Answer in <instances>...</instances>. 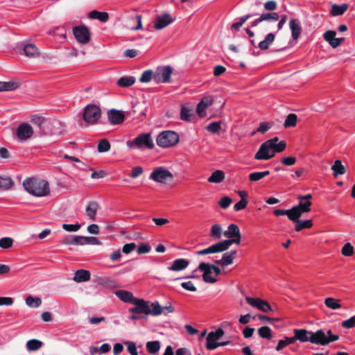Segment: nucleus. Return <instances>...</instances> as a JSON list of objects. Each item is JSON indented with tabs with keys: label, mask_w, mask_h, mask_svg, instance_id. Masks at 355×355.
Segmentation results:
<instances>
[{
	"label": "nucleus",
	"mask_w": 355,
	"mask_h": 355,
	"mask_svg": "<svg viewBox=\"0 0 355 355\" xmlns=\"http://www.w3.org/2000/svg\"><path fill=\"white\" fill-rule=\"evenodd\" d=\"M135 83V78L133 76H124L117 80V85L120 87H128Z\"/></svg>",
	"instance_id": "nucleus-38"
},
{
	"label": "nucleus",
	"mask_w": 355,
	"mask_h": 355,
	"mask_svg": "<svg viewBox=\"0 0 355 355\" xmlns=\"http://www.w3.org/2000/svg\"><path fill=\"white\" fill-rule=\"evenodd\" d=\"M90 279V272L87 270H78L75 272V275L73 278V280L76 282H84L89 280Z\"/></svg>",
	"instance_id": "nucleus-29"
},
{
	"label": "nucleus",
	"mask_w": 355,
	"mask_h": 355,
	"mask_svg": "<svg viewBox=\"0 0 355 355\" xmlns=\"http://www.w3.org/2000/svg\"><path fill=\"white\" fill-rule=\"evenodd\" d=\"M213 104V99L210 96L205 97L198 104L196 112L200 117L206 116L207 109Z\"/></svg>",
	"instance_id": "nucleus-17"
},
{
	"label": "nucleus",
	"mask_w": 355,
	"mask_h": 355,
	"mask_svg": "<svg viewBox=\"0 0 355 355\" xmlns=\"http://www.w3.org/2000/svg\"><path fill=\"white\" fill-rule=\"evenodd\" d=\"M101 116V110L96 105L91 104L85 107L83 113V119L89 124H95Z\"/></svg>",
	"instance_id": "nucleus-11"
},
{
	"label": "nucleus",
	"mask_w": 355,
	"mask_h": 355,
	"mask_svg": "<svg viewBox=\"0 0 355 355\" xmlns=\"http://www.w3.org/2000/svg\"><path fill=\"white\" fill-rule=\"evenodd\" d=\"M269 174V171L251 173L249 174V180L252 182H255L268 176Z\"/></svg>",
	"instance_id": "nucleus-41"
},
{
	"label": "nucleus",
	"mask_w": 355,
	"mask_h": 355,
	"mask_svg": "<svg viewBox=\"0 0 355 355\" xmlns=\"http://www.w3.org/2000/svg\"><path fill=\"white\" fill-rule=\"evenodd\" d=\"M20 86V83L19 81H8V82H1L0 81V92H8V91H14L18 89Z\"/></svg>",
	"instance_id": "nucleus-28"
},
{
	"label": "nucleus",
	"mask_w": 355,
	"mask_h": 355,
	"mask_svg": "<svg viewBox=\"0 0 355 355\" xmlns=\"http://www.w3.org/2000/svg\"><path fill=\"white\" fill-rule=\"evenodd\" d=\"M297 116L295 114H289L284 123V126L286 128L295 127L297 123Z\"/></svg>",
	"instance_id": "nucleus-43"
},
{
	"label": "nucleus",
	"mask_w": 355,
	"mask_h": 355,
	"mask_svg": "<svg viewBox=\"0 0 355 355\" xmlns=\"http://www.w3.org/2000/svg\"><path fill=\"white\" fill-rule=\"evenodd\" d=\"M13 240L10 237H3L0 239V248L8 249L12 246Z\"/></svg>",
	"instance_id": "nucleus-50"
},
{
	"label": "nucleus",
	"mask_w": 355,
	"mask_h": 355,
	"mask_svg": "<svg viewBox=\"0 0 355 355\" xmlns=\"http://www.w3.org/2000/svg\"><path fill=\"white\" fill-rule=\"evenodd\" d=\"M73 33L76 39L81 44H87L90 40L89 31L85 26H76L73 28Z\"/></svg>",
	"instance_id": "nucleus-15"
},
{
	"label": "nucleus",
	"mask_w": 355,
	"mask_h": 355,
	"mask_svg": "<svg viewBox=\"0 0 355 355\" xmlns=\"http://www.w3.org/2000/svg\"><path fill=\"white\" fill-rule=\"evenodd\" d=\"M248 203V201L246 199H241L239 202L236 203L234 205V209L236 211H239L245 209Z\"/></svg>",
	"instance_id": "nucleus-62"
},
{
	"label": "nucleus",
	"mask_w": 355,
	"mask_h": 355,
	"mask_svg": "<svg viewBox=\"0 0 355 355\" xmlns=\"http://www.w3.org/2000/svg\"><path fill=\"white\" fill-rule=\"evenodd\" d=\"M22 50L24 55L30 58H35L40 55L38 48L33 44H24Z\"/></svg>",
	"instance_id": "nucleus-20"
},
{
	"label": "nucleus",
	"mask_w": 355,
	"mask_h": 355,
	"mask_svg": "<svg viewBox=\"0 0 355 355\" xmlns=\"http://www.w3.org/2000/svg\"><path fill=\"white\" fill-rule=\"evenodd\" d=\"M26 303L30 307L37 308L42 304V301L39 297L28 296L26 299Z\"/></svg>",
	"instance_id": "nucleus-47"
},
{
	"label": "nucleus",
	"mask_w": 355,
	"mask_h": 355,
	"mask_svg": "<svg viewBox=\"0 0 355 355\" xmlns=\"http://www.w3.org/2000/svg\"><path fill=\"white\" fill-rule=\"evenodd\" d=\"M13 185V182L10 178L0 176V189H8Z\"/></svg>",
	"instance_id": "nucleus-45"
},
{
	"label": "nucleus",
	"mask_w": 355,
	"mask_h": 355,
	"mask_svg": "<svg viewBox=\"0 0 355 355\" xmlns=\"http://www.w3.org/2000/svg\"><path fill=\"white\" fill-rule=\"evenodd\" d=\"M89 17L91 19H96L102 22H106L109 19L108 13L105 12H99L97 10H92L89 13Z\"/></svg>",
	"instance_id": "nucleus-36"
},
{
	"label": "nucleus",
	"mask_w": 355,
	"mask_h": 355,
	"mask_svg": "<svg viewBox=\"0 0 355 355\" xmlns=\"http://www.w3.org/2000/svg\"><path fill=\"white\" fill-rule=\"evenodd\" d=\"M295 223V230L297 232H300L303 229H309L313 226V222L311 220H300L297 219L296 220H292Z\"/></svg>",
	"instance_id": "nucleus-34"
},
{
	"label": "nucleus",
	"mask_w": 355,
	"mask_h": 355,
	"mask_svg": "<svg viewBox=\"0 0 355 355\" xmlns=\"http://www.w3.org/2000/svg\"><path fill=\"white\" fill-rule=\"evenodd\" d=\"M274 214L277 216L286 215L290 219V217H292L293 216L292 208L291 209H275L274 211Z\"/></svg>",
	"instance_id": "nucleus-56"
},
{
	"label": "nucleus",
	"mask_w": 355,
	"mask_h": 355,
	"mask_svg": "<svg viewBox=\"0 0 355 355\" xmlns=\"http://www.w3.org/2000/svg\"><path fill=\"white\" fill-rule=\"evenodd\" d=\"M258 334L262 338L271 339L272 337V332L270 327L263 326L258 329Z\"/></svg>",
	"instance_id": "nucleus-42"
},
{
	"label": "nucleus",
	"mask_w": 355,
	"mask_h": 355,
	"mask_svg": "<svg viewBox=\"0 0 355 355\" xmlns=\"http://www.w3.org/2000/svg\"><path fill=\"white\" fill-rule=\"evenodd\" d=\"M312 196L311 194L299 196L297 197L300 202L297 205L292 207L293 216L290 217L291 220H296L300 218L303 214L310 211L312 204L310 200Z\"/></svg>",
	"instance_id": "nucleus-4"
},
{
	"label": "nucleus",
	"mask_w": 355,
	"mask_h": 355,
	"mask_svg": "<svg viewBox=\"0 0 355 355\" xmlns=\"http://www.w3.org/2000/svg\"><path fill=\"white\" fill-rule=\"evenodd\" d=\"M279 19V15L277 12H264L251 22V27H256L261 24L260 28L267 31L271 29L270 22H276Z\"/></svg>",
	"instance_id": "nucleus-9"
},
{
	"label": "nucleus",
	"mask_w": 355,
	"mask_h": 355,
	"mask_svg": "<svg viewBox=\"0 0 355 355\" xmlns=\"http://www.w3.org/2000/svg\"><path fill=\"white\" fill-rule=\"evenodd\" d=\"M272 126V123H270V122H261L260 124H259V126L258 127L257 131V132H261V133H265L266 132H267L271 127Z\"/></svg>",
	"instance_id": "nucleus-57"
},
{
	"label": "nucleus",
	"mask_w": 355,
	"mask_h": 355,
	"mask_svg": "<svg viewBox=\"0 0 355 355\" xmlns=\"http://www.w3.org/2000/svg\"><path fill=\"white\" fill-rule=\"evenodd\" d=\"M223 234L225 237L230 239L219 242L220 243L224 244L223 248L225 250H227L233 243L237 245L240 244L241 235L239 228L236 225L230 224L227 230L223 232Z\"/></svg>",
	"instance_id": "nucleus-5"
},
{
	"label": "nucleus",
	"mask_w": 355,
	"mask_h": 355,
	"mask_svg": "<svg viewBox=\"0 0 355 355\" xmlns=\"http://www.w3.org/2000/svg\"><path fill=\"white\" fill-rule=\"evenodd\" d=\"M193 116V108L189 104L182 105L180 111V119L184 121H189Z\"/></svg>",
	"instance_id": "nucleus-25"
},
{
	"label": "nucleus",
	"mask_w": 355,
	"mask_h": 355,
	"mask_svg": "<svg viewBox=\"0 0 355 355\" xmlns=\"http://www.w3.org/2000/svg\"><path fill=\"white\" fill-rule=\"evenodd\" d=\"M277 5L275 1H268L264 3V8L268 11H273L277 9Z\"/></svg>",
	"instance_id": "nucleus-64"
},
{
	"label": "nucleus",
	"mask_w": 355,
	"mask_h": 355,
	"mask_svg": "<svg viewBox=\"0 0 355 355\" xmlns=\"http://www.w3.org/2000/svg\"><path fill=\"white\" fill-rule=\"evenodd\" d=\"M110 144L106 139H101L98 144V151L99 153H105L110 150Z\"/></svg>",
	"instance_id": "nucleus-49"
},
{
	"label": "nucleus",
	"mask_w": 355,
	"mask_h": 355,
	"mask_svg": "<svg viewBox=\"0 0 355 355\" xmlns=\"http://www.w3.org/2000/svg\"><path fill=\"white\" fill-rule=\"evenodd\" d=\"M125 344L127 345V351L131 355H138L137 348L136 344L134 342L127 341Z\"/></svg>",
	"instance_id": "nucleus-54"
},
{
	"label": "nucleus",
	"mask_w": 355,
	"mask_h": 355,
	"mask_svg": "<svg viewBox=\"0 0 355 355\" xmlns=\"http://www.w3.org/2000/svg\"><path fill=\"white\" fill-rule=\"evenodd\" d=\"M198 269L203 272V280L209 284L216 282L217 277L220 274V269L218 266L204 262L198 265Z\"/></svg>",
	"instance_id": "nucleus-6"
},
{
	"label": "nucleus",
	"mask_w": 355,
	"mask_h": 355,
	"mask_svg": "<svg viewBox=\"0 0 355 355\" xmlns=\"http://www.w3.org/2000/svg\"><path fill=\"white\" fill-rule=\"evenodd\" d=\"M295 157H285L281 159V163L285 166H293L296 163Z\"/></svg>",
	"instance_id": "nucleus-60"
},
{
	"label": "nucleus",
	"mask_w": 355,
	"mask_h": 355,
	"mask_svg": "<svg viewBox=\"0 0 355 355\" xmlns=\"http://www.w3.org/2000/svg\"><path fill=\"white\" fill-rule=\"evenodd\" d=\"M33 134V129L28 123L20 125L17 130V136L20 141H26L31 138Z\"/></svg>",
	"instance_id": "nucleus-16"
},
{
	"label": "nucleus",
	"mask_w": 355,
	"mask_h": 355,
	"mask_svg": "<svg viewBox=\"0 0 355 355\" xmlns=\"http://www.w3.org/2000/svg\"><path fill=\"white\" fill-rule=\"evenodd\" d=\"M108 119L112 124H119L123 121L124 114L121 111L112 110L108 112Z\"/></svg>",
	"instance_id": "nucleus-24"
},
{
	"label": "nucleus",
	"mask_w": 355,
	"mask_h": 355,
	"mask_svg": "<svg viewBox=\"0 0 355 355\" xmlns=\"http://www.w3.org/2000/svg\"><path fill=\"white\" fill-rule=\"evenodd\" d=\"M98 204L95 201H91L87 204L85 209L86 215L91 220H96V215L98 209Z\"/></svg>",
	"instance_id": "nucleus-26"
},
{
	"label": "nucleus",
	"mask_w": 355,
	"mask_h": 355,
	"mask_svg": "<svg viewBox=\"0 0 355 355\" xmlns=\"http://www.w3.org/2000/svg\"><path fill=\"white\" fill-rule=\"evenodd\" d=\"M331 168L335 178L343 175L346 172L345 167L342 164V162L340 159L336 160Z\"/></svg>",
	"instance_id": "nucleus-32"
},
{
	"label": "nucleus",
	"mask_w": 355,
	"mask_h": 355,
	"mask_svg": "<svg viewBox=\"0 0 355 355\" xmlns=\"http://www.w3.org/2000/svg\"><path fill=\"white\" fill-rule=\"evenodd\" d=\"M272 141L267 140L263 143L257 153L254 155V159L258 160H268L274 157L272 152Z\"/></svg>",
	"instance_id": "nucleus-12"
},
{
	"label": "nucleus",
	"mask_w": 355,
	"mask_h": 355,
	"mask_svg": "<svg viewBox=\"0 0 355 355\" xmlns=\"http://www.w3.org/2000/svg\"><path fill=\"white\" fill-rule=\"evenodd\" d=\"M173 22V19L168 14H164L157 17L155 22L154 27L157 30H160Z\"/></svg>",
	"instance_id": "nucleus-18"
},
{
	"label": "nucleus",
	"mask_w": 355,
	"mask_h": 355,
	"mask_svg": "<svg viewBox=\"0 0 355 355\" xmlns=\"http://www.w3.org/2000/svg\"><path fill=\"white\" fill-rule=\"evenodd\" d=\"M151 80H154V73L151 70L145 71L139 78L141 83H148Z\"/></svg>",
	"instance_id": "nucleus-48"
},
{
	"label": "nucleus",
	"mask_w": 355,
	"mask_h": 355,
	"mask_svg": "<svg viewBox=\"0 0 355 355\" xmlns=\"http://www.w3.org/2000/svg\"><path fill=\"white\" fill-rule=\"evenodd\" d=\"M115 295L123 302L132 304L135 306L129 309L132 313H144L146 315H159L162 313L164 308L158 302H150L144 299L135 298L132 293L125 290L115 291Z\"/></svg>",
	"instance_id": "nucleus-1"
},
{
	"label": "nucleus",
	"mask_w": 355,
	"mask_h": 355,
	"mask_svg": "<svg viewBox=\"0 0 355 355\" xmlns=\"http://www.w3.org/2000/svg\"><path fill=\"white\" fill-rule=\"evenodd\" d=\"M353 252L354 248L349 243L345 244L342 248V254L345 257H349L352 255Z\"/></svg>",
	"instance_id": "nucleus-53"
},
{
	"label": "nucleus",
	"mask_w": 355,
	"mask_h": 355,
	"mask_svg": "<svg viewBox=\"0 0 355 355\" xmlns=\"http://www.w3.org/2000/svg\"><path fill=\"white\" fill-rule=\"evenodd\" d=\"M232 200L228 196H224L218 201L219 206L223 209H227L232 203Z\"/></svg>",
	"instance_id": "nucleus-55"
},
{
	"label": "nucleus",
	"mask_w": 355,
	"mask_h": 355,
	"mask_svg": "<svg viewBox=\"0 0 355 355\" xmlns=\"http://www.w3.org/2000/svg\"><path fill=\"white\" fill-rule=\"evenodd\" d=\"M245 301L251 306L256 308L264 313L273 311V309H272L270 304L267 301L263 300L259 297H252L247 296L245 297Z\"/></svg>",
	"instance_id": "nucleus-13"
},
{
	"label": "nucleus",
	"mask_w": 355,
	"mask_h": 355,
	"mask_svg": "<svg viewBox=\"0 0 355 355\" xmlns=\"http://www.w3.org/2000/svg\"><path fill=\"white\" fill-rule=\"evenodd\" d=\"M143 173V168L141 166H136L132 168L131 173H130V177L132 178H136L140 176Z\"/></svg>",
	"instance_id": "nucleus-63"
},
{
	"label": "nucleus",
	"mask_w": 355,
	"mask_h": 355,
	"mask_svg": "<svg viewBox=\"0 0 355 355\" xmlns=\"http://www.w3.org/2000/svg\"><path fill=\"white\" fill-rule=\"evenodd\" d=\"M289 27L291 31L292 38L293 40H297L302 33L300 21L297 19H293L289 21Z\"/></svg>",
	"instance_id": "nucleus-19"
},
{
	"label": "nucleus",
	"mask_w": 355,
	"mask_h": 355,
	"mask_svg": "<svg viewBox=\"0 0 355 355\" xmlns=\"http://www.w3.org/2000/svg\"><path fill=\"white\" fill-rule=\"evenodd\" d=\"M225 179V173L220 170H216L208 178L207 180L211 183H220Z\"/></svg>",
	"instance_id": "nucleus-33"
},
{
	"label": "nucleus",
	"mask_w": 355,
	"mask_h": 355,
	"mask_svg": "<svg viewBox=\"0 0 355 355\" xmlns=\"http://www.w3.org/2000/svg\"><path fill=\"white\" fill-rule=\"evenodd\" d=\"M254 16V15L253 14H248V15H243L242 16L240 19H239V21H237V22H235L234 24H232L231 26V28L232 30H238L240 27L242 26V25L248 20L250 18H251L252 17Z\"/></svg>",
	"instance_id": "nucleus-46"
},
{
	"label": "nucleus",
	"mask_w": 355,
	"mask_h": 355,
	"mask_svg": "<svg viewBox=\"0 0 355 355\" xmlns=\"http://www.w3.org/2000/svg\"><path fill=\"white\" fill-rule=\"evenodd\" d=\"M80 224H73V225H69V224H63L62 228L67 231V232H77L80 228Z\"/></svg>",
	"instance_id": "nucleus-61"
},
{
	"label": "nucleus",
	"mask_w": 355,
	"mask_h": 355,
	"mask_svg": "<svg viewBox=\"0 0 355 355\" xmlns=\"http://www.w3.org/2000/svg\"><path fill=\"white\" fill-rule=\"evenodd\" d=\"M295 338L301 342H310L313 344L327 345L339 339L338 334H333L330 329H320L316 331H309L304 329H295Z\"/></svg>",
	"instance_id": "nucleus-2"
},
{
	"label": "nucleus",
	"mask_w": 355,
	"mask_h": 355,
	"mask_svg": "<svg viewBox=\"0 0 355 355\" xmlns=\"http://www.w3.org/2000/svg\"><path fill=\"white\" fill-rule=\"evenodd\" d=\"M236 255V250H232L230 252H225L223 254L221 259L216 260L215 262L216 263L220 264L221 266L225 267L230 264H232L234 261Z\"/></svg>",
	"instance_id": "nucleus-21"
},
{
	"label": "nucleus",
	"mask_w": 355,
	"mask_h": 355,
	"mask_svg": "<svg viewBox=\"0 0 355 355\" xmlns=\"http://www.w3.org/2000/svg\"><path fill=\"white\" fill-rule=\"evenodd\" d=\"M269 141H272V152L274 153V155H275L276 153H281L285 150L286 146L285 141H281L278 142L279 139L277 137L269 139Z\"/></svg>",
	"instance_id": "nucleus-31"
},
{
	"label": "nucleus",
	"mask_w": 355,
	"mask_h": 355,
	"mask_svg": "<svg viewBox=\"0 0 355 355\" xmlns=\"http://www.w3.org/2000/svg\"><path fill=\"white\" fill-rule=\"evenodd\" d=\"M25 190L31 195L43 197L50 193L49 184L46 180L36 178H29L23 182Z\"/></svg>",
	"instance_id": "nucleus-3"
},
{
	"label": "nucleus",
	"mask_w": 355,
	"mask_h": 355,
	"mask_svg": "<svg viewBox=\"0 0 355 355\" xmlns=\"http://www.w3.org/2000/svg\"><path fill=\"white\" fill-rule=\"evenodd\" d=\"M220 128V123L216 121L211 122L207 126V130L211 133H217Z\"/></svg>",
	"instance_id": "nucleus-52"
},
{
	"label": "nucleus",
	"mask_w": 355,
	"mask_h": 355,
	"mask_svg": "<svg viewBox=\"0 0 355 355\" xmlns=\"http://www.w3.org/2000/svg\"><path fill=\"white\" fill-rule=\"evenodd\" d=\"M348 6L346 3L342 5L333 4L331 9V15L333 16H338L343 15L347 10Z\"/></svg>",
	"instance_id": "nucleus-37"
},
{
	"label": "nucleus",
	"mask_w": 355,
	"mask_h": 355,
	"mask_svg": "<svg viewBox=\"0 0 355 355\" xmlns=\"http://www.w3.org/2000/svg\"><path fill=\"white\" fill-rule=\"evenodd\" d=\"M275 39V35L272 33L267 34L265 39L258 44V47L261 50H267L273 43Z\"/></svg>",
	"instance_id": "nucleus-30"
},
{
	"label": "nucleus",
	"mask_w": 355,
	"mask_h": 355,
	"mask_svg": "<svg viewBox=\"0 0 355 355\" xmlns=\"http://www.w3.org/2000/svg\"><path fill=\"white\" fill-rule=\"evenodd\" d=\"M126 144L130 148H136L140 150L154 148V143L150 133L141 134L133 140L128 141Z\"/></svg>",
	"instance_id": "nucleus-7"
},
{
	"label": "nucleus",
	"mask_w": 355,
	"mask_h": 355,
	"mask_svg": "<svg viewBox=\"0 0 355 355\" xmlns=\"http://www.w3.org/2000/svg\"><path fill=\"white\" fill-rule=\"evenodd\" d=\"M224 334L225 332L221 328H218L215 331L209 332L207 337V345L216 344V341L219 340L224 335Z\"/></svg>",
	"instance_id": "nucleus-27"
},
{
	"label": "nucleus",
	"mask_w": 355,
	"mask_h": 355,
	"mask_svg": "<svg viewBox=\"0 0 355 355\" xmlns=\"http://www.w3.org/2000/svg\"><path fill=\"white\" fill-rule=\"evenodd\" d=\"M223 234V228L219 224H214L210 228V236L214 240H218Z\"/></svg>",
	"instance_id": "nucleus-35"
},
{
	"label": "nucleus",
	"mask_w": 355,
	"mask_h": 355,
	"mask_svg": "<svg viewBox=\"0 0 355 355\" xmlns=\"http://www.w3.org/2000/svg\"><path fill=\"white\" fill-rule=\"evenodd\" d=\"M343 328L351 329L355 327V316H352L348 320L342 322Z\"/></svg>",
	"instance_id": "nucleus-59"
},
{
	"label": "nucleus",
	"mask_w": 355,
	"mask_h": 355,
	"mask_svg": "<svg viewBox=\"0 0 355 355\" xmlns=\"http://www.w3.org/2000/svg\"><path fill=\"white\" fill-rule=\"evenodd\" d=\"M172 68L170 66L158 67L154 72V80L157 83H167L170 80Z\"/></svg>",
	"instance_id": "nucleus-14"
},
{
	"label": "nucleus",
	"mask_w": 355,
	"mask_h": 355,
	"mask_svg": "<svg viewBox=\"0 0 355 355\" xmlns=\"http://www.w3.org/2000/svg\"><path fill=\"white\" fill-rule=\"evenodd\" d=\"M180 141L179 135L172 130H165L158 135L157 144L162 148H169L176 145Z\"/></svg>",
	"instance_id": "nucleus-8"
},
{
	"label": "nucleus",
	"mask_w": 355,
	"mask_h": 355,
	"mask_svg": "<svg viewBox=\"0 0 355 355\" xmlns=\"http://www.w3.org/2000/svg\"><path fill=\"white\" fill-rule=\"evenodd\" d=\"M224 244L220 243L219 242L217 243H215L209 248L199 250L196 252L197 255H205L208 254H212V253H217L225 251V249H223V245Z\"/></svg>",
	"instance_id": "nucleus-22"
},
{
	"label": "nucleus",
	"mask_w": 355,
	"mask_h": 355,
	"mask_svg": "<svg viewBox=\"0 0 355 355\" xmlns=\"http://www.w3.org/2000/svg\"><path fill=\"white\" fill-rule=\"evenodd\" d=\"M151 250V247L148 243H141L139 245L137 252L138 254L148 253Z\"/></svg>",
	"instance_id": "nucleus-51"
},
{
	"label": "nucleus",
	"mask_w": 355,
	"mask_h": 355,
	"mask_svg": "<svg viewBox=\"0 0 355 355\" xmlns=\"http://www.w3.org/2000/svg\"><path fill=\"white\" fill-rule=\"evenodd\" d=\"M160 342L158 340L149 341L146 343V350L151 354H157L160 349Z\"/></svg>",
	"instance_id": "nucleus-40"
},
{
	"label": "nucleus",
	"mask_w": 355,
	"mask_h": 355,
	"mask_svg": "<svg viewBox=\"0 0 355 355\" xmlns=\"http://www.w3.org/2000/svg\"><path fill=\"white\" fill-rule=\"evenodd\" d=\"M340 300L334 297H327L324 300V304L327 307L332 310H337L341 307Z\"/></svg>",
	"instance_id": "nucleus-39"
},
{
	"label": "nucleus",
	"mask_w": 355,
	"mask_h": 355,
	"mask_svg": "<svg viewBox=\"0 0 355 355\" xmlns=\"http://www.w3.org/2000/svg\"><path fill=\"white\" fill-rule=\"evenodd\" d=\"M42 346V343L36 339H32L26 343V348L28 351H35Z\"/></svg>",
	"instance_id": "nucleus-44"
},
{
	"label": "nucleus",
	"mask_w": 355,
	"mask_h": 355,
	"mask_svg": "<svg viewBox=\"0 0 355 355\" xmlns=\"http://www.w3.org/2000/svg\"><path fill=\"white\" fill-rule=\"evenodd\" d=\"M189 261L185 259H178L168 268L171 271H180L188 267Z\"/></svg>",
	"instance_id": "nucleus-23"
},
{
	"label": "nucleus",
	"mask_w": 355,
	"mask_h": 355,
	"mask_svg": "<svg viewBox=\"0 0 355 355\" xmlns=\"http://www.w3.org/2000/svg\"><path fill=\"white\" fill-rule=\"evenodd\" d=\"M173 178L172 173L163 166L155 168L150 175V179L162 184L173 180Z\"/></svg>",
	"instance_id": "nucleus-10"
},
{
	"label": "nucleus",
	"mask_w": 355,
	"mask_h": 355,
	"mask_svg": "<svg viewBox=\"0 0 355 355\" xmlns=\"http://www.w3.org/2000/svg\"><path fill=\"white\" fill-rule=\"evenodd\" d=\"M73 243L75 245H87V236L75 235L73 236Z\"/></svg>",
	"instance_id": "nucleus-58"
}]
</instances>
